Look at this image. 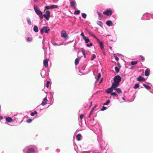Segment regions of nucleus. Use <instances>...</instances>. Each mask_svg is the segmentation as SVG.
<instances>
[{"label":"nucleus","instance_id":"14","mask_svg":"<svg viewBox=\"0 0 153 153\" xmlns=\"http://www.w3.org/2000/svg\"><path fill=\"white\" fill-rule=\"evenodd\" d=\"M35 151V149L33 148H29L27 151V153H31Z\"/></svg>","mask_w":153,"mask_h":153},{"label":"nucleus","instance_id":"41","mask_svg":"<svg viewBox=\"0 0 153 153\" xmlns=\"http://www.w3.org/2000/svg\"><path fill=\"white\" fill-rule=\"evenodd\" d=\"M50 83V82L49 81H47L46 83V87L47 88L49 87V84Z\"/></svg>","mask_w":153,"mask_h":153},{"label":"nucleus","instance_id":"34","mask_svg":"<svg viewBox=\"0 0 153 153\" xmlns=\"http://www.w3.org/2000/svg\"><path fill=\"white\" fill-rule=\"evenodd\" d=\"M27 41L28 42L31 41L32 40V39L30 37H28L27 38Z\"/></svg>","mask_w":153,"mask_h":153},{"label":"nucleus","instance_id":"5","mask_svg":"<svg viewBox=\"0 0 153 153\" xmlns=\"http://www.w3.org/2000/svg\"><path fill=\"white\" fill-rule=\"evenodd\" d=\"M61 36L62 37L65 38V39H66V38H68L67 33L66 31L64 30H62L61 31Z\"/></svg>","mask_w":153,"mask_h":153},{"label":"nucleus","instance_id":"7","mask_svg":"<svg viewBox=\"0 0 153 153\" xmlns=\"http://www.w3.org/2000/svg\"><path fill=\"white\" fill-rule=\"evenodd\" d=\"M76 4V2L74 0L73 1H72L70 2L71 6L72 7L74 8V9H76V7L75 6Z\"/></svg>","mask_w":153,"mask_h":153},{"label":"nucleus","instance_id":"57","mask_svg":"<svg viewBox=\"0 0 153 153\" xmlns=\"http://www.w3.org/2000/svg\"><path fill=\"white\" fill-rule=\"evenodd\" d=\"M92 102H91V105H92Z\"/></svg>","mask_w":153,"mask_h":153},{"label":"nucleus","instance_id":"39","mask_svg":"<svg viewBox=\"0 0 153 153\" xmlns=\"http://www.w3.org/2000/svg\"><path fill=\"white\" fill-rule=\"evenodd\" d=\"M45 9L48 10L51 8V6H46L45 7Z\"/></svg>","mask_w":153,"mask_h":153},{"label":"nucleus","instance_id":"1","mask_svg":"<svg viewBox=\"0 0 153 153\" xmlns=\"http://www.w3.org/2000/svg\"><path fill=\"white\" fill-rule=\"evenodd\" d=\"M34 10L36 14L39 16V18L41 19L43 18V13L40 10L39 8L37 6H35L34 7Z\"/></svg>","mask_w":153,"mask_h":153},{"label":"nucleus","instance_id":"50","mask_svg":"<svg viewBox=\"0 0 153 153\" xmlns=\"http://www.w3.org/2000/svg\"><path fill=\"white\" fill-rule=\"evenodd\" d=\"M115 59L117 61H118L119 60V58H118V57H117V56H115Z\"/></svg>","mask_w":153,"mask_h":153},{"label":"nucleus","instance_id":"47","mask_svg":"<svg viewBox=\"0 0 153 153\" xmlns=\"http://www.w3.org/2000/svg\"><path fill=\"white\" fill-rule=\"evenodd\" d=\"M140 57L141 58L142 60L143 61L145 59L144 57L142 55H140Z\"/></svg>","mask_w":153,"mask_h":153},{"label":"nucleus","instance_id":"59","mask_svg":"<svg viewBox=\"0 0 153 153\" xmlns=\"http://www.w3.org/2000/svg\"><path fill=\"white\" fill-rule=\"evenodd\" d=\"M123 100H125L124 98H123Z\"/></svg>","mask_w":153,"mask_h":153},{"label":"nucleus","instance_id":"3","mask_svg":"<svg viewBox=\"0 0 153 153\" xmlns=\"http://www.w3.org/2000/svg\"><path fill=\"white\" fill-rule=\"evenodd\" d=\"M45 14L43 15V16L48 21L50 17V13L49 11L47 10Z\"/></svg>","mask_w":153,"mask_h":153},{"label":"nucleus","instance_id":"2","mask_svg":"<svg viewBox=\"0 0 153 153\" xmlns=\"http://www.w3.org/2000/svg\"><path fill=\"white\" fill-rule=\"evenodd\" d=\"M50 29L48 27H44L40 30L41 33L42 34H43L44 32L46 33H48V31Z\"/></svg>","mask_w":153,"mask_h":153},{"label":"nucleus","instance_id":"33","mask_svg":"<svg viewBox=\"0 0 153 153\" xmlns=\"http://www.w3.org/2000/svg\"><path fill=\"white\" fill-rule=\"evenodd\" d=\"M27 22H28V23L29 25H31V20L30 19H27Z\"/></svg>","mask_w":153,"mask_h":153},{"label":"nucleus","instance_id":"43","mask_svg":"<svg viewBox=\"0 0 153 153\" xmlns=\"http://www.w3.org/2000/svg\"><path fill=\"white\" fill-rule=\"evenodd\" d=\"M106 107L105 106H103L102 109H101V111H104L106 109Z\"/></svg>","mask_w":153,"mask_h":153},{"label":"nucleus","instance_id":"53","mask_svg":"<svg viewBox=\"0 0 153 153\" xmlns=\"http://www.w3.org/2000/svg\"><path fill=\"white\" fill-rule=\"evenodd\" d=\"M97 105H95L94 106V107L92 108H94V109L97 107Z\"/></svg>","mask_w":153,"mask_h":153},{"label":"nucleus","instance_id":"44","mask_svg":"<svg viewBox=\"0 0 153 153\" xmlns=\"http://www.w3.org/2000/svg\"><path fill=\"white\" fill-rule=\"evenodd\" d=\"M32 120L31 119H28L27 120V122L28 123H30L31 122Z\"/></svg>","mask_w":153,"mask_h":153},{"label":"nucleus","instance_id":"35","mask_svg":"<svg viewBox=\"0 0 153 153\" xmlns=\"http://www.w3.org/2000/svg\"><path fill=\"white\" fill-rule=\"evenodd\" d=\"M82 17L84 18H86V15L85 13H82Z\"/></svg>","mask_w":153,"mask_h":153},{"label":"nucleus","instance_id":"6","mask_svg":"<svg viewBox=\"0 0 153 153\" xmlns=\"http://www.w3.org/2000/svg\"><path fill=\"white\" fill-rule=\"evenodd\" d=\"M103 13L108 16H111L112 14V11L109 10H107L106 11H104Z\"/></svg>","mask_w":153,"mask_h":153},{"label":"nucleus","instance_id":"20","mask_svg":"<svg viewBox=\"0 0 153 153\" xmlns=\"http://www.w3.org/2000/svg\"><path fill=\"white\" fill-rule=\"evenodd\" d=\"M106 24L108 26H110L112 24V22L111 20L108 21L106 23Z\"/></svg>","mask_w":153,"mask_h":153},{"label":"nucleus","instance_id":"26","mask_svg":"<svg viewBox=\"0 0 153 153\" xmlns=\"http://www.w3.org/2000/svg\"><path fill=\"white\" fill-rule=\"evenodd\" d=\"M87 32L88 33L89 35L93 36L94 38H96V36L95 35H94V34H93L91 32H90L88 30H87Z\"/></svg>","mask_w":153,"mask_h":153},{"label":"nucleus","instance_id":"19","mask_svg":"<svg viewBox=\"0 0 153 153\" xmlns=\"http://www.w3.org/2000/svg\"><path fill=\"white\" fill-rule=\"evenodd\" d=\"M33 30L36 32H37L38 31V29L37 26H35L33 28Z\"/></svg>","mask_w":153,"mask_h":153},{"label":"nucleus","instance_id":"9","mask_svg":"<svg viewBox=\"0 0 153 153\" xmlns=\"http://www.w3.org/2000/svg\"><path fill=\"white\" fill-rule=\"evenodd\" d=\"M49 61L48 59H45L43 62V64L44 66L45 67H47L48 66V63Z\"/></svg>","mask_w":153,"mask_h":153},{"label":"nucleus","instance_id":"49","mask_svg":"<svg viewBox=\"0 0 153 153\" xmlns=\"http://www.w3.org/2000/svg\"><path fill=\"white\" fill-rule=\"evenodd\" d=\"M84 117V115L83 114H81L80 115L79 117L81 119H82Z\"/></svg>","mask_w":153,"mask_h":153},{"label":"nucleus","instance_id":"32","mask_svg":"<svg viewBox=\"0 0 153 153\" xmlns=\"http://www.w3.org/2000/svg\"><path fill=\"white\" fill-rule=\"evenodd\" d=\"M115 69L116 73H117L119 72L120 69L118 68L117 67H115Z\"/></svg>","mask_w":153,"mask_h":153},{"label":"nucleus","instance_id":"56","mask_svg":"<svg viewBox=\"0 0 153 153\" xmlns=\"http://www.w3.org/2000/svg\"><path fill=\"white\" fill-rule=\"evenodd\" d=\"M102 78L101 79V81L100 82V83H101V82H102Z\"/></svg>","mask_w":153,"mask_h":153},{"label":"nucleus","instance_id":"24","mask_svg":"<svg viewBox=\"0 0 153 153\" xmlns=\"http://www.w3.org/2000/svg\"><path fill=\"white\" fill-rule=\"evenodd\" d=\"M139 84L138 83H137L135 84V85L134 87V89H137L139 87Z\"/></svg>","mask_w":153,"mask_h":153},{"label":"nucleus","instance_id":"17","mask_svg":"<svg viewBox=\"0 0 153 153\" xmlns=\"http://www.w3.org/2000/svg\"><path fill=\"white\" fill-rule=\"evenodd\" d=\"M6 120L7 122H11L13 120L12 118L10 117H7Z\"/></svg>","mask_w":153,"mask_h":153},{"label":"nucleus","instance_id":"58","mask_svg":"<svg viewBox=\"0 0 153 153\" xmlns=\"http://www.w3.org/2000/svg\"><path fill=\"white\" fill-rule=\"evenodd\" d=\"M91 105H90L89 106V108H90Z\"/></svg>","mask_w":153,"mask_h":153},{"label":"nucleus","instance_id":"22","mask_svg":"<svg viewBox=\"0 0 153 153\" xmlns=\"http://www.w3.org/2000/svg\"><path fill=\"white\" fill-rule=\"evenodd\" d=\"M97 13L99 17L100 18V19H101V18L102 17V13H100V12H98Z\"/></svg>","mask_w":153,"mask_h":153},{"label":"nucleus","instance_id":"11","mask_svg":"<svg viewBox=\"0 0 153 153\" xmlns=\"http://www.w3.org/2000/svg\"><path fill=\"white\" fill-rule=\"evenodd\" d=\"M99 43L100 44V48L103 51V53H104V51L103 50L104 45H103V43L102 42H99Z\"/></svg>","mask_w":153,"mask_h":153},{"label":"nucleus","instance_id":"10","mask_svg":"<svg viewBox=\"0 0 153 153\" xmlns=\"http://www.w3.org/2000/svg\"><path fill=\"white\" fill-rule=\"evenodd\" d=\"M113 90V89L111 87L110 88L107 89L105 91V92L107 93H111Z\"/></svg>","mask_w":153,"mask_h":153},{"label":"nucleus","instance_id":"15","mask_svg":"<svg viewBox=\"0 0 153 153\" xmlns=\"http://www.w3.org/2000/svg\"><path fill=\"white\" fill-rule=\"evenodd\" d=\"M80 58H77L75 60V64L76 65H77L79 63Z\"/></svg>","mask_w":153,"mask_h":153},{"label":"nucleus","instance_id":"42","mask_svg":"<svg viewBox=\"0 0 153 153\" xmlns=\"http://www.w3.org/2000/svg\"><path fill=\"white\" fill-rule=\"evenodd\" d=\"M111 95L112 96H116L117 94L115 92H112L111 93Z\"/></svg>","mask_w":153,"mask_h":153},{"label":"nucleus","instance_id":"51","mask_svg":"<svg viewBox=\"0 0 153 153\" xmlns=\"http://www.w3.org/2000/svg\"><path fill=\"white\" fill-rule=\"evenodd\" d=\"M81 35L82 36V37L83 38V37L84 36H85L84 35V33L83 32H82L81 34Z\"/></svg>","mask_w":153,"mask_h":153},{"label":"nucleus","instance_id":"4","mask_svg":"<svg viewBox=\"0 0 153 153\" xmlns=\"http://www.w3.org/2000/svg\"><path fill=\"white\" fill-rule=\"evenodd\" d=\"M114 82L119 84V82L121 81V78L120 76L117 75L114 78Z\"/></svg>","mask_w":153,"mask_h":153},{"label":"nucleus","instance_id":"29","mask_svg":"<svg viewBox=\"0 0 153 153\" xmlns=\"http://www.w3.org/2000/svg\"><path fill=\"white\" fill-rule=\"evenodd\" d=\"M110 102V101L109 100H107L106 102L103 104V105H108Z\"/></svg>","mask_w":153,"mask_h":153},{"label":"nucleus","instance_id":"8","mask_svg":"<svg viewBox=\"0 0 153 153\" xmlns=\"http://www.w3.org/2000/svg\"><path fill=\"white\" fill-rule=\"evenodd\" d=\"M119 84V83L114 82L112 83L111 87L113 89H114L117 88V87L118 86Z\"/></svg>","mask_w":153,"mask_h":153},{"label":"nucleus","instance_id":"37","mask_svg":"<svg viewBox=\"0 0 153 153\" xmlns=\"http://www.w3.org/2000/svg\"><path fill=\"white\" fill-rule=\"evenodd\" d=\"M82 54L84 55V57H85V50L84 49H82Z\"/></svg>","mask_w":153,"mask_h":153},{"label":"nucleus","instance_id":"45","mask_svg":"<svg viewBox=\"0 0 153 153\" xmlns=\"http://www.w3.org/2000/svg\"><path fill=\"white\" fill-rule=\"evenodd\" d=\"M86 45L87 47H89L92 45V43H90L89 44H87Z\"/></svg>","mask_w":153,"mask_h":153},{"label":"nucleus","instance_id":"31","mask_svg":"<svg viewBox=\"0 0 153 153\" xmlns=\"http://www.w3.org/2000/svg\"><path fill=\"white\" fill-rule=\"evenodd\" d=\"M37 112L35 111L33 112H32L30 114V115L31 116H34L35 114H37Z\"/></svg>","mask_w":153,"mask_h":153},{"label":"nucleus","instance_id":"40","mask_svg":"<svg viewBox=\"0 0 153 153\" xmlns=\"http://www.w3.org/2000/svg\"><path fill=\"white\" fill-rule=\"evenodd\" d=\"M96 57V56L95 54H94L93 55V57L91 58V60H93L94 58H95Z\"/></svg>","mask_w":153,"mask_h":153},{"label":"nucleus","instance_id":"18","mask_svg":"<svg viewBox=\"0 0 153 153\" xmlns=\"http://www.w3.org/2000/svg\"><path fill=\"white\" fill-rule=\"evenodd\" d=\"M81 137V135L80 134H79L77 135L76 136V138H77V140L78 141H80L81 139L80 138Z\"/></svg>","mask_w":153,"mask_h":153},{"label":"nucleus","instance_id":"36","mask_svg":"<svg viewBox=\"0 0 153 153\" xmlns=\"http://www.w3.org/2000/svg\"><path fill=\"white\" fill-rule=\"evenodd\" d=\"M94 110V108H92V109H91V111H90L89 115L88 116V117H90V116L91 115V114H92V113H93Z\"/></svg>","mask_w":153,"mask_h":153},{"label":"nucleus","instance_id":"55","mask_svg":"<svg viewBox=\"0 0 153 153\" xmlns=\"http://www.w3.org/2000/svg\"><path fill=\"white\" fill-rule=\"evenodd\" d=\"M37 0H33V1L35 2L37 1Z\"/></svg>","mask_w":153,"mask_h":153},{"label":"nucleus","instance_id":"48","mask_svg":"<svg viewBox=\"0 0 153 153\" xmlns=\"http://www.w3.org/2000/svg\"><path fill=\"white\" fill-rule=\"evenodd\" d=\"M48 101V100L46 97H45L44 98L43 101L46 102Z\"/></svg>","mask_w":153,"mask_h":153},{"label":"nucleus","instance_id":"16","mask_svg":"<svg viewBox=\"0 0 153 153\" xmlns=\"http://www.w3.org/2000/svg\"><path fill=\"white\" fill-rule=\"evenodd\" d=\"M83 39H84V40H85V42L86 43L89 42L90 41V40H89V39L86 36H84L83 37Z\"/></svg>","mask_w":153,"mask_h":153},{"label":"nucleus","instance_id":"23","mask_svg":"<svg viewBox=\"0 0 153 153\" xmlns=\"http://www.w3.org/2000/svg\"><path fill=\"white\" fill-rule=\"evenodd\" d=\"M143 85L145 87V88L147 89V90H149L151 89V88L150 87L147 85H146L145 84H143Z\"/></svg>","mask_w":153,"mask_h":153},{"label":"nucleus","instance_id":"46","mask_svg":"<svg viewBox=\"0 0 153 153\" xmlns=\"http://www.w3.org/2000/svg\"><path fill=\"white\" fill-rule=\"evenodd\" d=\"M46 104H47V103L46 102L43 101L42 102V103L41 105L42 106H44V105H45Z\"/></svg>","mask_w":153,"mask_h":153},{"label":"nucleus","instance_id":"12","mask_svg":"<svg viewBox=\"0 0 153 153\" xmlns=\"http://www.w3.org/2000/svg\"><path fill=\"white\" fill-rule=\"evenodd\" d=\"M145 80V79L141 76H139L137 79V80L140 82L144 81Z\"/></svg>","mask_w":153,"mask_h":153},{"label":"nucleus","instance_id":"52","mask_svg":"<svg viewBox=\"0 0 153 153\" xmlns=\"http://www.w3.org/2000/svg\"><path fill=\"white\" fill-rule=\"evenodd\" d=\"M97 40V41L99 43V42H100L99 39L96 37V38H95Z\"/></svg>","mask_w":153,"mask_h":153},{"label":"nucleus","instance_id":"38","mask_svg":"<svg viewBox=\"0 0 153 153\" xmlns=\"http://www.w3.org/2000/svg\"><path fill=\"white\" fill-rule=\"evenodd\" d=\"M101 76V74L100 73H99L98 74L97 77V80H98L100 78Z\"/></svg>","mask_w":153,"mask_h":153},{"label":"nucleus","instance_id":"21","mask_svg":"<svg viewBox=\"0 0 153 153\" xmlns=\"http://www.w3.org/2000/svg\"><path fill=\"white\" fill-rule=\"evenodd\" d=\"M145 75L146 76H148L149 75V71L148 69H146L145 71Z\"/></svg>","mask_w":153,"mask_h":153},{"label":"nucleus","instance_id":"27","mask_svg":"<svg viewBox=\"0 0 153 153\" xmlns=\"http://www.w3.org/2000/svg\"><path fill=\"white\" fill-rule=\"evenodd\" d=\"M137 63V61H131V65H136Z\"/></svg>","mask_w":153,"mask_h":153},{"label":"nucleus","instance_id":"54","mask_svg":"<svg viewBox=\"0 0 153 153\" xmlns=\"http://www.w3.org/2000/svg\"><path fill=\"white\" fill-rule=\"evenodd\" d=\"M117 65H118L119 66H120V64L119 63H117Z\"/></svg>","mask_w":153,"mask_h":153},{"label":"nucleus","instance_id":"30","mask_svg":"<svg viewBox=\"0 0 153 153\" xmlns=\"http://www.w3.org/2000/svg\"><path fill=\"white\" fill-rule=\"evenodd\" d=\"M51 7L52 9L56 8L58 7V6L57 5H53L51 6Z\"/></svg>","mask_w":153,"mask_h":153},{"label":"nucleus","instance_id":"28","mask_svg":"<svg viewBox=\"0 0 153 153\" xmlns=\"http://www.w3.org/2000/svg\"><path fill=\"white\" fill-rule=\"evenodd\" d=\"M80 11L79 10H75L74 12V14L76 15H78L79 14Z\"/></svg>","mask_w":153,"mask_h":153},{"label":"nucleus","instance_id":"13","mask_svg":"<svg viewBox=\"0 0 153 153\" xmlns=\"http://www.w3.org/2000/svg\"><path fill=\"white\" fill-rule=\"evenodd\" d=\"M115 91L117 93H118L119 94H122V91H121V89L120 88H116L114 89Z\"/></svg>","mask_w":153,"mask_h":153},{"label":"nucleus","instance_id":"25","mask_svg":"<svg viewBox=\"0 0 153 153\" xmlns=\"http://www.w3.org/2000/svg\"><path fill=\"white\" fill-rule=\"evenodd\" d=\"M97 24L100 25L101 27H102L103 25L102 22L101 21H98L97 23Z\"/></svg>","mask_w":153,"mask_h":153}]
</instances>
